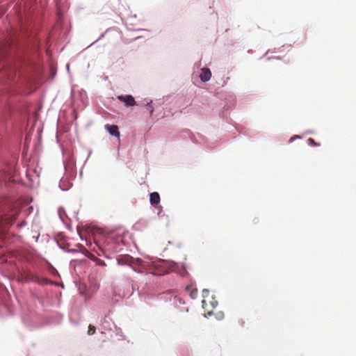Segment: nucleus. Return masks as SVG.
Masks as SVG:
<instances>
[{
	"mask_svg": "<svg viewBox=\"0 0 356 356\" xmlns=\"http://www.w3.org/2000/svg\"><path fill=\"white\" fill-rule=\"evenodd\" d=\"M153 111H154V109L151 107V109L149 110V113L151 114H152Z\"/></svg>",
	"mask_w": 356,
	"mask_h": 356,
	"instance_id": "14",
	"label": "nucleus"
},
{
	"mask_svg": "<svg viewBox=\"0 0 356 356\" xmlns=\"http://www.w3.org/2000/svg\"><path fill=\"white\" fill-rule=\"evenodd\" d=\"M118 98L120 101L124 102L127 106H134L136 104V101H135L134 98L130 95H124V96L120 95V96H118Z\"/></svg>",
	"mask_w": 356,
	"mask_h": 356,
	"instance_id": "1",
	"label": "nucleus"
},
{
	"mask_svg": "<svg viewBox=\"0 0 356 356\" xmlns=\"http://www.w3.org/2000/svg\"><path fill=\"white\" fill-rule=\"evenodd\" d=\"M131 260L133 261V264H138V265H140V266H143V261L141 259H139V258H137V259H131Z\"/></svg>",
	"mask_w": 356,
	"mask_h": 356,
	"instance_id": "10",
	"label": "nucleus"
},
{
	"mask_svg": "<svg viewBox=\"0 0 356 356\" xmlns=\"http://www.w3.org/2000/svg\"><path fill=\"white\" fill-rule=\"evenodd\" d=\"M206 293L209 294V291L204 289L202 291V296L204 297V300H202V306L203 307H206L207 306V300L206 299Z\"/></svg>",
	"mask_w": 356,
	"mask_h": 356,
	"instance_id": "7",
	"label": "nucleus"
},
{
	"mask_svg": "<svg viewBox=\"0 0 356 356\" xmlns=\"http://www.w3.org/2000/svg\"><path fill=\"white\" fill-rule=\"evenodd\" d=\"M105 127L108 130V131L109 132V134L111 135L117 136L118 138L120 137V131H119V129H118V127L117 125H115V124H112V125L106 124L105 126Z\"/></svg>",
	"mask_w": 356,
	"mask_h": 356,
	"instance_id": "3",
	"label": "nucleus"
},
{
	"mask_svg": "<svg viewBox=\"0 0 356 356\" xmlns=\"http://www.w3.org/2000/svg\"><path fill=\"white\" fill-rule=\"evenodd\" d=\"M28 279L30 280L32 282H39V283H44L47 282V280L45 279H41L38 275L36 274H29L28 275Z\"/></svg>",
	"mask_w": 356,
	"mask_h": 356,
	"instance_id": "5",
	"label": "nucleus"
},
{
	"mask_svg": "<svg viewBox=\"0 0 356 356\" xmlns=\"http://www.w3.org/2000/svg\"><path fill=\"white\" fill-rule=\"evenodd\" d=\"M186 291L189 293L191 298L195 299L197 297V290L193 286H187L186 287Z\"/></svg>",
	"mask_w": 356,
	"mask_h": 356,
	"instance_id": "6",
	"label": "nucleus"
},
{
	"mask_svg": "<svg viewBox=\"0 0 356 356\" xmlns=\"http://www.w3.org/2000/svg\"><path fill=\"white\" fill-rule=\"evenodd\" d=\"M96 328L95 326L90 325L88 327V334L89 335H92L95 333Z\"/></svg>",
	"mask_w": 356,
	"mask_h": 356,
	"instance_id": "8",
	"label": "nucleus"
},
{
	"mask_svg": "<svg viewBox=\"0 0 356 356\" xmlns=\"http://www.w3.org/2000/svg\"><path fill=\"white\" fill-rule=\"evenodd\" d=\"M300 137L298 135H296V136H293V137L291 138L290 139V142H292L293 140L296 139V138H300Z\"/></svg>",
	"mask_w": 356,
	"mask_h": 356,
	"instance_id": "12",
	"label": "nucleus"
},
{
	"mask_svg": "<svg viewBox=\"0 0 356 356\" xmlns=\"http://www.w3.org/2000/svg\"><path fill=\"white\" fill-rule=\"evenodd\" d=\"M209 302L212 305L213 307H216L217 304H218L216 301H215V302Z\"/></svg>",
	"mask_w": 356,
	"mask_h": 356,
	"instance_id": "13",
	"label": "nucleus"
},
{
	"mask_svg": "<svg viewBox=\"0 0 356 356\" xmlns=\"http://www.w3.org/2000/svg\"><path fill=\"white\" fill-rule=\"evenodd\" d=\"M201 80L204 82L208 81L211 77V72L209 68H202L200 75Z\"/></svg>",
	"mask_w": 356,
	"mask_h": 356,
	"instance_id": "2",
	"label": "nucleus"
},
{
	"mask_svg": "<svg viewBox=\"0 0 356 356\" xmlns=\"http://www.w3.org/2000/svg\"><path fill=\"white\" fill-rule=\"evenodd\" d=\"M92 259H94L97 262V264H98L99 266H106L105 261L100 259H98V258L94 257V258Z\"/></svg>",
	"mask_w": 356,
	"mask_h": 356,
	"instance_id": "9",
	"label": "nucleus"
},
{
	"mask_svg": "<svg viewBox=\"0 0 356 356\" xmlns=\"http://www.w3.org/2000/svg\"><path fill=\"white\" fill-rule=\"evenodd\" d=\"M160 195L157 192H153L150 193L149 201L152 205H157L160 202Z\"/></svg>",
	"mask_w": 356,
	"mask_h": 356,
	"instance_id": "4",
	"label": "nucleus"
},
{
	"mask_svg": "<svg viewBox=\"0 0 356 356\" xmlns=\"http://www.w3.org/2000/svg\"><path fill=\"white\" fill-rule=\"evenodd\" d=\"M309 143H310L311 145H319V144L316 143L315 142V140H314L313 138H310L309 139Z\"/></svg>",
	"mask_w": 356,
	"mask_h": 356,
	"instance_id": "11",
	"label": "nucleus"
}]
</instances>
